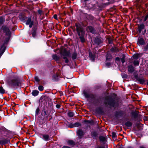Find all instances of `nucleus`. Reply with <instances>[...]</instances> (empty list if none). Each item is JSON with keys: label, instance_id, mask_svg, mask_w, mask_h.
<instances>
[{"label": "nucleus", "instance_id": "nucleus-3", "mask_svg": "<svg viewBox=\"0 0 148 148\" xmlns=\"http://www.w3.org/2000/svg\"><path fill=\"white\" fill-rule=\"evenodd\" d=\"M3 32L5 33L6 35H8L9 36L8 38H7V40L8 41L10 39L9 36L10 34L9 29V28L6 26L3 27Z\"/></svg>", "mask_w": 148, "mask_h": 148}, {"label": "nucleus", "instance_id": "nucleus-29", "mask_svg": "<svg viewBox=\"0 0 148 148\" xmlns=\"http://www.w3.org/2000/svg\"><path fill=\"white\" fill-rule=\"evenodd\" d=\"M38 13L40 15H41L43 14V12L42 11L40 10H38Z\"/></svg>", "mask_w": 148, "mask_h": 148}, {"label": "nucleus", "instance_id": "nucleus-34", "mask_svg": "<svg viewBox=\"0 0 148 148\" xmlns=\"http://www.w3.org/2000/svg\"><path fill=\"white\" fill-rule=\"evenodd\" d=\"M115 60L116 61L119 62L120 60V58L119 57H117L116 58Z\"/></svg>", "mask_w": 148, "mask_h": 148}, {"label": "nucleus", "instance_id": "nucleus-36", "mask_svg": "<svg viewBox=\"0 0 148 148\" xmlns=\"http://www.w3.org/2000/svg\"><path fill=\"white\" fill-rule=\"evenodd\" d=\"M56 107L57 108H60V105L59 104H57L56 105Z\"/></svg>", "mask_w": 148, "mask_h": 148}, {"label": "nucleus", "instance_id": "nucleus-19", "mask_svg": "<svg viewBox=\"0 0 148 148\" xmlns=\"http://www.w3.org/2000/svg\"><path fill=\"white\" fill-rule=\"evenodd\" d=\"M125 125L127 127H130L132 125V123L130 121H127L125 123Z\"/></svg>", "mask_w": 148, "mask_h": 148}, {"label": "nucleus", "instance_id": "nucleus-2", "mask_svg": "<svg viewBox=\"0 0 148 148\" xmlns=\"http://www.w3.org/2000/svg\"><path fill=\"white\" fill-rule=\"evenodd\" d=\"M75 26L77 32L79 37L84 36L85 34L84 31L81 25L79 24H76Z\"/></svg>", "mask_w": 148, "mask_h": 148}, {"label": "nucleus", "instance_id": "nucleus-21", "mask_svg": "<svg viewBox=\"0 0 148 148\" xmlns=\"http://www.w3.org/2000/svg\"><path fill=\"white\" fill-rule=\"evenodd\" d=\"M4 19L2 17L0 18V25L2 24L4 22Z\"/></svg>", "mask_w": 148, "mask_h": 148}, {"label": "nucleus", "instance_id": "nucleus-32", "mask_svg": "<svg viewBox=\"0 0 148 148\" xmlns=\"http://www.w3.org/2000/svg\"><path fill=\"white\" fill-rule=\"evenodd\" d=\"M112 137L113 138H115L116 136V133L114 132H113L112 133Z\"/></svg>", "mask_w": 148, "mask_h": 148}, {"label": "nucleus", "instance_id": "nucleus-47", "mask_svg": "<svg viewBox=\"0 0 148 148\" xmlns=\"http://www.w3.org/2000/svg\"><path fill=\"white\" fill-rule=\"evenodd\" d=\"M147 84H148V82Z\"/></svg>", "mask_w": 148, "mask_h": 148}, {"label": "nucleus", "instance_id": "nucleus-43", "mask_svg": "<svg viewBox=\"0 0 148 148\" xmlns=\"http://www.w3.org/2000/svg\"><path fill=\"white\" fill-rule=\"evenodd\" d=\"M140 148H145L143 146H140Z\"/></svg>", "mask_w": 148, "mask_h": 148}, {"label": "nucleus", "instance_id": "nucleus-14", "mask_svg": "<svg viewBox=\"0 0 148 148\" xmlns=\"http://www.w3.org/2000/svg\"><path fill=\"white\" fill-rule=\"evenodd\" d=\"M39 92V91L38 90H35L33 91L32 93L33 96H35L38 95Z\"/></svg>", "mask_w": 148, "mask_h": 148}, {"label": "nucleus", "instance_id": "nucleus-46", "mask_svg": "<svg viewBox=\"0 0 148 148\" xmlns=\"http://www.w3.org/2000/svg\"><path fill=\"white\" fill-rule=\"evenodd\" d=\"M36 1H37V0H35Z\"/></svg>", "mask_w": 148, "mask_h": 148}, {"label": "nucleus", "instance_id": "nucleus-39", "mask_svg": "<svg viewBox=\"0 0 148 148\" xmlns=\"http://www.w3.org/2000/svg\"><path fill=\"white\" fill-rule=\"evenodd\" d=\"M62 148H70L69 147L66 146H64Z\"/></svg>", "mask_w": 148, "mask_h": 148}, {"label": "nucleus", "instance_id": "nucleus-44", "mask_svg": "<svg viewBox=\"0 0 148 148\" xmlns=\"http://www.w3.org/2000/svg\"><path fill=\"white\" fill-rule=\"evenodd\" d=\"M106 65H107L109 66V65H110V64L109 63H106Z\"/></svg>", "mask_w": 148, "mask_h": 148}, {"label": "nucleus", "instance_id": "nucleus-37", "mask_svg": "<svg viewBox=\"0 0 148 148\" xmlns=\"http://www.w3.org/2000/svg\"><path fill=\"white\" fill-rule=\"evenodd\" d=\"M53 17L56 19H57V16L56 14H55L53 16Z\"/></svg>", "mask_w": 148, "mask_h": 148}, {"label": "nucleus", "instance_id": "nucleus-38", "mask_svg": "<svg viewBox=\"0 0 148 148\" xmlns=\"http://www.w3.org/2000/svg\"><path fill=\"white\" fill-rule=\"evenodd\" d=\"M148 15H146L145 16V18H144V20L145 21L148 18Z\"/></svg>", "mask_w": 148, "mask_h": 148}, {"label": "nucleus", "instance_id": "nucleus-5", "mask_svg": "<svg viewBox=\"0 0 148 148\" xmlns=\"http://www.w3.org/2000/svg\"><path fill=\"white\" fill-rule=\"evenodd\" d=\"M77 134L78 136V138L79 139H80L82 137L84 134V132L82 130L79 129L77 131Z\"/></svg>", "mask_w": 148, "mask_h": 148}, {"label": "nucleus", "instance_id": "nucleus-23", "mask_svg": "<svg viewBox=\"0 0 148 148\" xmlns=\"http://www.w3.org/2000/svg\"><path fill=\"white\" fill-rule=\"evenodd\" d=\"M44 87L42 86H38V89L40 91H42L44 90Z\"/></svg>", "mask_w": 148, "mask_h": 148}, {"label": "nucleus", "instance_id": "nucleus-20", "mask_svg": "<svg viewBox=\"0 0 148 148\" xmlns=\"http://www.w3.org/2000/svg\"><path fill=\"white\" fill-rule=\"evenodd\" d=\"M89 56L90 57L92 58L93 60H94L95 58V56L94 55H93L91 52H89Z\"/></svg>", "mask_w": 148, "mask_h": 148}, {"label": "nucleus", "instance_id": "nucleus-17", "mask_svg": "<svg viewBox=\"0 0 148 148\" xmlns=\"http://www.w3.org/2000/svg\"><path fill=\"white\" fill-rule=\"evenodd\" d=\"M68 143L70 145H73L75 144V142L71 140H69L68 142Z\"/></svg>", "mask_w": 148, "mask_h": 148}, {"label": "nucleus", "instance_id": "nucleus-33", "mask_svg": "<svg viewBox=\"0 0 148 148\" xmlns=\"http://www.w3.org/2000/svg\"><path fill=\"white\" fill-rule=\"evenodd\" d=\"M144 49L145 50H147L148 49V44H147L146 46L144 47Z\"/></svg>", "mask_w": 148, "mask_h": 148}, {"label": "nucleus", "instance_id": "nucleus-4", "mask_svg": "<svg viewBox=\"0 0 148 148\" xmlns=\"http://www.w3.org/2000/svg\"><path fill=\"white\" fill-rule=\"evenodd\" d=\"M40 137L46 141H47L49 140V136L47 134H41Z\"/></svg>", "mask_w": 148, "mask_h": 148}, {"label": "nucleus", "instance_id": "nucleus-27", "mask_svg": "<svg viewBox=\"0 0 148 148\" xmlns=\"http://www.w3.org/2000/svg\"><path fill=\"white\" fill-rule=\"evenodd\" d=\"M40 110L39 108H37L36 111V115H38L39 113V112Z\"/></svg>", "mask_w": 148, "mask_h": 148}, {"label": "nucleus", "instance_id": "nucleus-18", "mask_svg": "<svg viewBox=\"0 0 148 148\" xmlns=\"http://www.w3.org/2000/svg\"><path fill=\"white\" fill-rule=\"evenodd\" d=\"M67 114L68 116L71 117H73L74 115L73 113L72 112H69Z\"/></svg>", "mask_w": 148, "mask_h": 148}, {"label": "nucleus", "instance_id": "nucleus-24", "mask_svg": "<svg viewBox=\"0 0 148 148\" xmlns=\"http://www.w3.org/2000/svg\"><path fill=\"white\" fill-rule=\"evenodd\" d=\"M99 138L100 140L102 141H104L105 140V138L104 137L102 136H100Z\"/></svg>", "mask_w": 148, "mask_h": 148}, {"label": "nucleus", "instance_id": "nucleus-1", "mask_svg": "<svg viewBox=\"0 0 148 148\" xmlns=\"http://www.w3.org/2000/svg\"><path fill=\"white\" fill-rule=\"evenodd\" d=\"M6 82L7 84L12 87L18 86L20 84L18 80L16 79H8Z\"/></svg>", "mask_w": 148, "mask_h": 148}, {"label": "nucleus", "instance_id": "nucleus-22", "mask_svg": "<svg viewBox=\"0 0 148 148\" xmlns=\"http://www.w3.org/2000/svg\"><path fill=\"white\" fill-rule=\"evenodd\" d=\"M95 42L98 44H99L101 42L100 40L98 38H96L95 39Z\"/></svg>", "mask_w": 148, "mask_h": 148}, {"label": "nucleus", "instance_id": "nucleus-9", "mask_svg": "<svg viewBox=\"0 0 148 148\" xmlns=\"http://www.w3.org/2000/svg\"><path fill=\"white\" fill-rule=\"evenodd\" d=\"M140 57V54L135 53L133 56V60H138L139 58Z\"/></svg>", "mask_w": 148, "mask_h": 148}, {"label": "nucleus", "instance_id": "nucleus-41", "mask_svg": "<svg viewBox=\"0 0 148 148\" xmlns=\"http://www.w3.org/2000/svg\"><path fill=\"white\" fill-rule=\"evenodd\" d=\"M85 96L86 97H88V95L85 94Z\"/></svg>", "mask_w": 148, "mask_h": 148}, {"label": "nucleus", "instance_id": "nucleus-15", "mask_svg": "<svg viewBox=\"0 0 148 148\" xmlns=\"http://www.w3.org/2000/svg\"><path fill=\"white\" fill-rule=\"evenodd\" d=\"M53 58L55 60H58L59 59V57L56 55H52Z\"/></svg>", "mask_w": 148, "mask_h": 148}, {"label": "nucleus", "instance_id": "nucleus-28", "mask_svg": "<svg viewBox=\"0 0 148 148\" xmlns=\"http://www.w3.org/2000/svg\"><path fill=\"white\" fill-rule=\"evenodd\" d=\"M33 36L34 37L36 36V32L35 31H34L32 33Z\"/></svg>", "mask_w": 148, "mask_h": 148}, {"label": "nucleus", "instance_id": "nucleus-26", "mask_svg": "<svg viewBox=\"0 0 148 148\" xmlns=\"http://www.w3.org/2000/svg\"><path fill=\"white\" fill-rule=\"evenodd\" d=\"M34 79L35 81L37 82H38L39 81V79L38 77H34Z\"/></svg>", "mask_w": 148, "mask_h": 148}, {"label": "nucleus", "instance_id": "nucleus-42", "mask_svg": "<svg viewBox=\"0 0 148 148\" xmlns=\"http://www.w3.org/2000/svg\"><path fill=\"white\" fill-rule=\"evenodd\" d=\"M107 146H106V148H107ZM99 148H104L103 147H99Z\"/></svg>", "mask_w": 148, "mask_h": 148}, {"label": "nucleus", "instance_id": "nucleus-13", "mask_svg": "<svg viewBox=\"0 0 148 148\" xmlns=\"http://www.w3.org/2000/svg\"><path fill=\"white\" fill-rule=\"evenodd\" d=\"M125 56L124 55H122L121 57V60L122 63H124L125 61Z\"/></svg>", "mask_w": 148, "mask_h": 148}, {"label": "nucleus", "instance_id": "nucleus-16", "mask_svg": "<svg viewBox=\"0 0 148 148\" xmlns=\"http://www.w3.org/2000/svg\"><path fill=\"white\" fill-rule=\"evenodd\" d=\"M5 90L3 88L2 86L0 87V93L1 94H3L5 93Z\"/></svg>", "mask_w": 148, "mask_h": 148}, {"label": "nucleus", "instance_id": "nucleus-10", "mask_svg": "<svg viewBox=\"0 0 148 148\" xmlns=\"http://www.w3.org/2000/svg\"><path fill=\"white\" fill-rule=\"evenodd\" d=\"M81 125L79 123H76L74 124H70L69 125V127L70 128H73L74 127H78Z\"/></svg>", "mask_w": 148, "mask_h": 148}, {"label": "nucleus", "instance_id": "nucleus-35", "mask_svg": "<svg viewBox=\"0 0 148 148\" xmlns=\"http://www.w3.org/2000/svg\"><path fill=\"white\" fill-rule=\"evenodd\" d=\"M122 77L123 78H126L127 77V75L125 74H124L123 75H122Z\"/></svg>", "mask_w": 148, "mask_h": 148}, {"label": "nucleus", "instance_id": "nucleus-25", "mask_svg": "<svg viewBox=\"0 0 148 148\" xmlns=\"http://www.w3.org/2000/svg\"><path fill=\"white\" fill-rule=\"evenodd\" d=\"M84 36H81L79 37L81 41L82 42H85V39L84 38Z\"/></svg>", "mask_w": 148, "mask_h": 148}, {"label": "nucleus", "instance_id": "nucleus-6", "mask_svg": "<svg viewBox=\"0 0 148 148\" xmlns=\"http://www.w3.org/2000/svg\"><path fill=\"white\" fill-rule=\"evenodd\" d=\"M86 30L87 32H90L93 34L95 33V31L94 28L91 26H88L87 27Z\"/></svg>", "mask_w": 148, "mask_h": 148}, {"label": "nucleus", "instance_id": "nucleus-40", "mask_svg": "<svg viewBox=\"0 0 148 148\" xmlns=\"http://www.w3.org/2000/svg\"><path fill=\"white\" fill-rule=\"evenodd\" d=\"M109 57V59H110L112 58V57L111 56H108L106 57V60H108V57Z\"/></svg>", "mask_w": 148, "mask_h": 148}, {"label": "nucleus", "instance_id": "nucleus-45", "mask_svg": "<svg viewBox=\"0 0 148 148\" xmlns=\"http://www.w3.org/2000/svg\"><path fill=\"white\" fill-rule=\"evenodd\" d=\"M87 122H89V121H87Z\"/></svg>", "mask_w": 148, "mask_h": 148}, {"label": "nucleus", "instance_id": "nucleus-11", "mask_svg": "<svg viewBox=\"0 0 148 148\" xmlns=\"http://www.w3.org/2000/svg\"><path fill=\"white\" fill-rule=\"evenodd\" d=\"M132 63L135 66H138L139 64V61L138 60H133Z\"/></svg>", "mask_w": 148, "mask_h": 148}, {"label": "nucleus", "instance_id": "nucleus-8", "mask_svg": "<svg viewBox=\"0 0 148 148\" xmlns=\"http://www.w3.org/2000/svg\"><path fill=\"white\" fill-rule=\"evenodd\" d=\"M33 21H31V19L30 18H28L27 21L26 22V24L27 25H29V27H31L32 26L33 24Z\"/></svg>", "mask_w": 148, "mask_h": 148}, {"label": "nucleus", "instance_id": "nucleus-31", "mask_svg": "<svg viewBox=\"0 0 148 148\" xmlns=\"http://www.w3.org/2000/svg\"><path fill=\"white\" fill-rule=\"evenodd\" d=\"M76 58V55L75 54H74L72 56V58L73 59H75Z\"/></svg>", "mask_w": 148, "mask_h": 148}, {"label": "nucleus", "instance_id": "nucleus-7", "mask_svg": "<svg viewBox=\"0 0 148 148\" xmlns=\"http://www.w3.org/2000/svg\"><path fill=\"white\" fill-rule=\"evenodd\" d=\"M145 43V42L144 39L143 38L139 37L137 41V44L138 45H143Z\"/></svg>", "mask_w": 148, "mask_h": 148}, {"label": "nucleus", "instance_id": "nucleus-30", "mask_svg": "<svg viewBox=\"0 0 148 148\" xmlns=\"http://www.w3.org/2000/svg\"><path fill=\"white\" fill-rule=\"evenodd\" d=\"M64 59L65 60V62L66 63H67L68 62L69 60L66 57H64Z\"/></svg>", "mask_w": 148, "mask_h": 148}, {"label": "nucleus", "instance_id": "nucleus-12", "mask_svg": "<svg viewBox=\"0 0 148 148\" xmlns=\"http://www.w3.org/2000/svg\"><path fill=\"white\" fill-rule=\"evenodd\" d=\"M128 71L130 73H132L134 71V68L132 65H130L128 67Z\"/></svg>", "mask_w": 148, "mask_h": 148}]
</instances>
